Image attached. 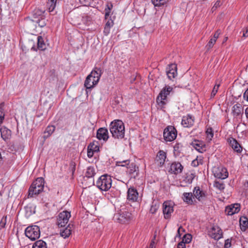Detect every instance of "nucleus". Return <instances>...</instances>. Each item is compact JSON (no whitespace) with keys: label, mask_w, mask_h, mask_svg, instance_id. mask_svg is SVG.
Returning <instances> with one entry per match:
<instances>
[{"label":"nucleus","mask_w":248,"mask_h":248,"mask_svg":"<svg viewBox=\"0 0 248 248\" xmlns=\"http://www.w3.org/2000/svg\"><path fill=\"white\" fill-rule=\"evenodd\" d=\"M182 199L184 202L188 205L195 204L196 202L194 195L191 192H184L183 194Z\"/></svg>","instance_id":"obj_21"},{"label":"nucleus","mask_w":248,"mask_h":248,"mask_svg":"<svg viewBox=\"0 0 248 248\" xmlns=\"http://www.w3.org/2000/svg\"><path fill=\"white\" fill-rule=\"evenodd\" d=\"M214 175L217 178L222 180L228 177V173L225 168H217L215 171Z\"/></svg>","instance_id":"obj_23"},{"label":"nucleus","mask_w":248,"mask_h":248,"mask_svg":"<svg viewBox=\"0 0 248 248\" xmlns=\"http://www.w3.org/2000/svg\"><path fill=\"white\" fill-rule=\"evenodd\" d=\"M91 19V18L90 16H85V17L83 16L82 17V21L83 22L86 21H90Z\"/></svg>","instance_id":"obj_61"},{"label":"nucleus","mask_w":248,"mask_h":248,"mask_svg":"<svg viewBox=\"0 0 248 248\" xmlns=\"http://www.w3.org/2000/svg\"><path fill=\"white\" fill-rule=\"evenodd\" d=\"M231 246V241L228 239L225 240L224 247L225 248H229Z\"/></svg>","instance_id":"obj_51"},{"label":"nucleus","mask_w":248,"mask_h":248,"mask_svg":"<svg viewBox=\"0 0 248 248\" xmlns=\"http://www.w3.org/2000/svg\"><path fill=\"white\" fill-rule=\"evenodd\" d=\"M183 166L180 162H173L170 166L169 171L172 174H177L182 172Z\"/></svg>","instance_id":"obj_18"},{"label":"nucleus","mask_w":248,"mask_h":248,"mask_svg":"<svg viewBox=\"0 0 248 248\" xmlns=\"http://www.w3.org/2000/svg\"><path fill=\"white\" fill-rule=\"evenodd\" d=\"M152 2L155 6H160L166 2V0H152Z\"/></svg>","instance_id":"obj_41"},{"label":"nucleus","mask_w":248,"mask_h":248,"mask_svg":"<svg viewBox=\"0 0 248 248\" xmlns=\"http://www.w3.org/2000/svg\"><path fill=\"white\" fill-rule=\"evenodd\" d=\"M102 74V70L100 68H95L94 70H93L90 75H89L85 79V84L86 86L91 87L89 84L90 82L89 80H90V78H93V83H94L95 84H97L98 82L100 77Z\"/></svg>","instance_id":"obj_7"},{"label":"nucleus","mask_w":248,"mask_h":248,"mask_svg":"<svg viewBox=\"0 0 248 248\" xmlns=\"http://www.w3.org/2000/svg\"><path fill=\"white\" fill-rule=\"evenodd\" d=\"M164 140L167 141H171L177 137V131L173 126H168L165 128L163 132Z\"/></svg>","instance_id":"obj_9"},{"label":"nucleus","mask_w":248,"mask_h":248,"mask_svg":"<svg viewBox=\"0 0 248 248\" xmlns=\"http://www.w3.org/2000/svg\"><path fill=\"white\" fill-rule=\"evenodd\" d=\"M199 165V160L197 159H194L192 161L191 165L194 167H196Z\"/></svg>","instance_id":"obj_52"},{"label":"nucleus","mask_w":248,"mask_h":248,"mask_svg":"<svg viewBox=\"0 0 248 248\" xmlns=\"http://www.w3.org/2000/svg\"><path fill=\"white\" fill-rule=\"evenodd\" d=\"M44 13L45 10H41L40 9H35L33 12V16L34 18H42Z\"/></svg>","instance_id":"obj_34"},{"label":"nucleus","mask_w":248,"mask_h":248,"mask_svg":"<svg viewBox=\"0 0 248 248\" xmlns=\"http://www.w3.org/2000/svg\"><path fill=\"white\" fill-rule=\"evenodd\" d=\"M1 137L5 141L11 136V131L6 127H2L0 129Z\"/></svg>","instance_id":"obj_27"},{"label":"nucleus","mask_w":248,"mask_h":248,"mask_svg":"<svg viewBox=\"0 0 248 248\" xmlns=\"http://www.w3.org/2000/svg\"><path fill=\"white\" fill-rule=\"evenodd\" d=\"M139 168L134 163L129 165V167H127L126 172L130 175L131 178H135L138 175Z\"/></svg>","instance_id":"obj_24"},{"label":"nucleus","mask_w":248,"mask_h":248,"mask_svg":"<svg viewBox=\"0 0 248 248\" xmlns=\"http://www.w3.org/2000/svg\"><path fill=\"white\" fill-rule=\"evenodd\" d=\"M111 23H112V22H109V21H108L106 23V25H105V27H108V28H109V29H110V27H111V26H112V25H111Z\"/></svg>","instance_id":"obj_63"},{"label":"nucleus","mask_w":248,"mask_h":248,"mask_svg":"<svg viewBox=\"0 0 248 248\" xmlns=\"http://www.w3.org/2000/svg\"><path fill=\"white\" fill-rule=\"evenodd\" d=\"M81 4L85 6H91L93 4V0H79Z\"/></svg>","instance_id":"obj_43"},{"label":"nucleus","mask_w":248,"mask_h":248,"mask_svg":"<svg viewBox=\"0 0 248 248\" xmlns=\"http://www.w3.org/2000/svg\"><path fill=\"white\" fill-rule=\"evenodd\" d=\"M221 31L220 30H217L216 32L215 33L214 36H213V39H215V41H217V39L218 38L219 34H220Z\"/></svg>","instance_id":"obj_50"},{"label":"nucleus","mask_w":248,"mask_h":248,"mask_svg":"<svg viewBox=\"0 0 248 248\" xmlns=\"http://www.w3.org/2000/svg\"><path fill=\"white\" fill-rule=\"evenodd\" d=\"M37 40V46L38 49L41 50H45L46 48V46L43 37L41 36H38Z\"/></svg>","instance_id":"obj_29"},{"label":"nucleus","mask_w":248,"mask_h":248,"mask_svg":"<svg viewBox=\"0 0 248 248\" xmlns=\"http://www.w3.org/2000/svg\"><path fill=\"white\" fill-rule=\"evenodd\" d=\"M243 111L242 105L237 103L234 105L232 107V113L234 115L237 116L239 115Z\"/></svg>","instance_id":"obj_28"},{"label":"nucleus","mask_w":248,"mask_h":248,"mask_svg":"<svg viewBox=\"0 0 248 248\" xmlns=\"http://www.w3.org/2000/svg\"><path fill=\"white\" fill-rule=\"evenodd\" d=\"M168 78L171 80L175 78L177 75V65L175 63H171L169 65L166 71Z\"/></svg>","instance_id":"obj_15"},{"label":"nucleus","mask_w":248,"mask_h":248,"mask_svg":"<svg viewBox=\"0 0 248 248\" xmlns=\"http://www.w3.org/2000/svg\"><path fill=\"white\" fill-rule=\"evenodd\" d=\"M216 42V41H215V39H213V38H211L206 46L207 49L209 50L210 48H211L215 44Z\"/></svg>","instance_id":"obj_47"},{"label":"nucleus","mask_w":248,"mask_h":248,"mask_svg":"<svg viewBox=\"0 0 248 248\" xmlns=\"http://www.w3.org/2000/svg\"><path fill=\"white\" fill-rule=\"evenodd\" d=\"M192 239V236L190 234H186L184 235L182 241L185 242V244H189L191 242Z\"/></svg>","instance_id":"obj_39"},{"label":"nucleus","mask_w":248,"mask_h":248,"mask_svg":"<svg viewBox=\"0 0 248 248\" xmlns=\"http://www.w3.org/2000/svg\"><path fill=\"white\" fill-rule=\"evenodd\" d=\"M159 204L157 202H153L150 209V213L154 214L157 211Z\"/></svg>","instance_id":"obj_38"},{"label":"nucleus","mask_w":248,"mask_h":248,"mask_svg":"<svg viewBox=\"0 0 248 248\" xmlns=\"http://www.w3.org/2000/svg\"><path fill=\"white\" fill-rule=\"evenodd\" d=\"M139 196L137 190L133 187L128 188L127 191V200L129 201L134 202L137 201Z\"/></svg>","instance_id":"obj_20"},{"label":"nucleus","mask_w":248,"mask_h":248,"mask_svg":"<svg viewBox=\"0 0 248 248\" xmlns=\"http://www.w3.org/2000/svg\"><path fill=\"white\" fill-rule=\"evenodd\" d=\"M71 217V213L67 211L60 213L57 217V225L59 227H65Z\"/></svg>","instance_id":"obj_8"},{"label":"nucleus","mask_w":248,"mask_h":248,"mask_svg":"<svg viewBox=\"0 0 248 248\" xmlns=\"http://www.w3.org/2000/svg\"><path fill=\"white\" fill-rule=\"evenodd\" d=\"M4 106V103H2L0 104V123H2L4 118V113L3 112V107Z\"/></svg>","instance_id":"obj_44"},{"label":"nucleus","mask_w":248,"mask_h":248,"mask_svg":"<svg viewBox=\"0 0 248 248\" xmlns=\"http://www.w3.org/2000/svg\"><path fill=\"white\" fill-rule=\"evenodd\" d=\"M6 217H3L0 222V229L4 228L6 224Z\"/></svg>","instance_id":"obj_49"},{"label":"nucleus","mask_w":248,"mask_h":248,"mask_svg":"<svg viewBox=\"0 0 248 248\" xmlns=\"http://www.w3.org/2000/svg\"><path fill=\"white\" fill-rule=\"evenodd\" d=\"M219 86H220V83L219 82L218 83L217 81L214 88H213V89L212 91V93L211 94V97H214L216 95V93H217V92L218 91Z\"/></svg>","instance_id":"obj_40"},{"label":"nucleus","mask_w":248,"mask_h":248,"mask_svg":"<svg viewBox=\"0 0 248 248\" xmlns=\"http://www.w3.org/2000/svg\"><path fill=\"white\" fill-rule=\"evenodd\" d=\"M25 233L31 240H35L40 237V228L36 225L29 226L26 229Z\"/></svg>","instance_id":"obj_6"},{"label":"nucleus","mask_w":248,"mask_h":248,"mask_svg":"<svg viewBox=\"0 0 248 248\" xmlns=\"http://www.w3.org/2000/svg\"><path fill=\"white\" fill-rule=\"evenodd\" d=\"M240 227L242 231H245L248 229V218L246 217H242L239 219Z\"/></svg>","instance_id":"obj_26"},{"label":"nucleus","mask_w":248,"mask_h":248,"mask_svg":"<svg viewBox=\"0 0 248 248\" xmlns=\"http://www.w3.org/2000/svg\"><path fill=\"white\" fill-rule=\"evenodd\" d=\"M177 248H186V244L183 241H181L177 245Z\"/></svg>","instance_id":"obj_53"},{"label":"nucleus","mask_w":248,"mask_h":248,"mask_svg":"<svg viewBox=\"0 0 248 248\" xmlns=\"http://www.w3.org/2000/svg\"><path fill=\"white\" fill-rule=\"evenodd\" d=\"M194 123V117L190 114L184 116L182 118L181 124L185 127H190Z\"/></svg>","instance_id":"obj_17"},{"label":"nucleus","mask_w":248,"mask_h":248,"mask_svg":"<svg viewBox=\"0 0 248 248\" xmlns=\"http://www.w3.org/2000/svg\"><path fill=\"white\" fill-rule=\"evenodd\" d=\"M32 248H47L46 244L45 241L39 240L34 243Z\"/></svg>","instance_id":"obj_32"},{"label":"nucleus","mask_w":248,"mask_h":248,"mask_svg":"<svg viewBox=\"0 0 248 248\" xmlns=\"http://www.w3.org/2000/svg\"><path fill=\"white\" fill-rule=\"evenodd\" d=\"M115 218L121 223H126L132 219V214L126 208L121 209L115 215Z\"/></svg>","instance_id":"obj_4"},{"label":"nucleus","mask_w":248,"mask_h":248,"mask_svg":"<svg viewBox=\"0 0 248 248\" xmlns=\"http://www.w3.org/2000/svg\"><path fill=\"white\" fill-rule=\"evenodd\" d=\"M92 81H93V78H90V80H89V81H90V82H89V84H90V86L91 87H89V86H86V84H85V81L84 82V86L86 88V93L88 95V91L87 90L88 89H92L93 88V87L96 85L97 84H95L94 83H93L92 82Z\"/></svg>","instance_id":"obj_45"},{"label":"nucleus","mask_w":248,"mask_h":248,"mask_svg":"<svg viewBox=\"0 0 248 248\" xmlns=\"http://www.w3.org/2000/svg\"><path fill=\"white\" fill-rule=\"evenodd\" d=\"M96 174L95 169L92 166L89 167L87 168L85 176L88 178H92L93 177L95 174Z\"/></svg>","instance_id":"obj_31"},{"label":"nucleus","mask_w":248,"mask_h":248,"mask_svg":"<svg viewBox=\"0 0 248 248\" xmlns=\"http://www.w3.org/2000/svg\"><path fill=\"white\" fill-rule=\"evenodd\" d=\"M206 133L207 134L208 138H209L210 140L213 138L214 136L213 129L211 127L208 128L207 129L206 131Z\"/></svg>","instance_id":"obj_46"},{"label":"nucleus","mask_w":248,"mask_h":248,"mask_svg":"<svg viewBox=\"0 0 248 248\" xmlns=\"http://www.w3.org/2000/svg\"><path fill=\"white\" fill-rule=\"evenodd\" d=\"M109 130L115 139H122L124 136V126L123 122L119 120H114L109 125Z\"/></svg>","instance_id":"obj_1"},{"label":"nucleus","mask_w":248,"mask_h":248,"mask_svg":"<svg viewBox=\"0 0 248 248\" xmlns=\"http://www.w3.org/2000/svg\"><path fill=\"white\" fill-rule=\"evenodd\" d=\"M243 36L245 37H248V27L246 28V31L244 32Z\"/></svg>","instance_id":"obj_62"},{"label":"nucleus","mask_w":248,"mask_h":248,"mask_svg":"<svg viewBox=\"0 0 248 248\" xmlns=\"http://www.w3.org/2000/svg\"><path fill=\"white\" fill-rule=\"evenodd\" d=\"M193 194L194 198H196L200 202L204 201L207 197L206 191L202 190L199 186L194 187Z\"/></svg>","instance_id":"obj_11"},{"label":"nucleus","mask_w":248,"mask_h":248,"mask_svg":"<svg viewBox=\"0 0 248 248\" xmlns=\"http://www.w3.org/2000/svg\"><path fill=\"white\" fill-rule=\"evenodd\" d=\"M182 146L180 144H179V143L176 144L174 146V147H173V149H174L173 151H174V154L179 155V154L181 152V148H182Z\"/></svg>","instance_id":"obj_42"},{"label":"nucleus","mask_w":248,"mask_h":248,"mask_svg":"<svg viewBox=\"0 0 248 248\" xmlns=\"http://www.w3.org/2000/svg\"><path fill=\"white\" fill-rule=\"evenodd\" d=\"M110 31V29L108 28V27H105L104 30V33L105 35H107L109 33Z\"/></svg>","instance_id":"obj_59"},{"label":"nucleus","mask_w":248,"mask_h":248,"mask_svg":"<svg viewBox=\"0 0 248 248\" xmlns=\"http://www.w3.org/2000/svg\"><path fill=\"white\" fill-rule=\"evenodd\" d=\"M194 177V174L193 173H191L189 175L187 176V177L186 178V182L188 183L189 184H191L192 183Z\"/></svg>","instance_id":"obj_48"},{"label":"nucleus","mask_w":248,"mask_h":248,"mask_svg":"<svg viewBox=\"0 0 248 248\" xmlns=\"http://www.w3.org/2000/svg\"><path fill=\"white\" fill-rule=\"evenodd\" d=\"M243 98L244 100L248 102V88L243 93Z\"/></svg>","instance_id":"obj_54"},{"label":"nucleus","mask_w":248,"mask_h":248,"mask_svg":"<svg viewBox=\"0 0 248 248\" xmlns=\"http://www.w3.org/2000/svg\"><path fill=\"white\" fill-rule=\"evenodd\" d=\"M241 205L239 203H234L226 206L225 213L228 216H232L238 213L240 210Z\"/></svg>","instance_id":"obj_13"},{"label":"nucleus","mask_w":248,"mask_h":248,"mask_svg":"<svg viewBox=\"0 0 248 248\" xmlns=\"http://www.w3.org/2000/svg\"><path fill=\"white\" fill-rule=\"evenodd\" d=\"M88 148L90 150H92L94 152H97L99 151V143L97 141H93L90 143L88 145Z\"/></svg>","instance_id":"obj_30"},{"label":"nucleus","mask_w":248,"mask_h":248,"mask_svg":"<svg viewBox=\"0 0 248 248\" xmlns=\"http://www.w3.org/2000/svg\"><path fill=\"white\" fill-rule=\"evenodd\" d=\"M149 248H155V242L154 241L151 242Z\"/></svg>","instance_id":"obj_64"},{"label":"nucleus","mask_w":248,"mask_h":248,"mask_svg":"<svg viewBox=\"0 0 248 248\" xmlns=\"http://www.w3.org/2000/svg\"><path fill=\"white\" fill-rule=\"evenodd\" d=\"M214 186L220 191L224 190L225 185L221 180H216L214 182Z\"/></svg>","instance_id":"obj_35"},{"label":"nucleus","mask_w":248,"mask_h":248,"mask_svg":"<svg viewBox=\"0 0 248 248\" xmlns=\"http://www.w3.org/2000/svg\"><path fill=\"white\" fill-rule=\"evenodd\" d=\"M113 7L111 2H108L105 9V17L107 18L110 15V11Z\"/></svg>","instance_id":"obj_37"},{"label":"nucleus","mask_w":248,"mask_h":248,"mask_svg":"<svg viewBox=\"0 0 248 248\" xmlns=\"http://www.w3.org/2000/svg\"><path fill=\"white\" fill-rule=\"evenodd\" d=\"M55 127L54 125H48L46 127L45 131V134H47L45 136V137L47 138L49 137L55 131Z\"/></svg>","instance_id":"obj_33"},{"label":"nucleus","mask_w":248,"mask_h":248,"mask_svg":"<svg viewBox=\"0 0 248 248\" xmlns=\"http://www.w3.org/2000/svg\"><path fill=\"white\" fill-rule=\"evenodd\" d=\"M172 90L170 86H165L160 91L156 98V102L160 107H163L167 104V97Z\"/></svg>","instance_id":"obj_5"},{"label":"nucleus","mask_w":248,"mask_h":248,"mask_svg":"<svg viewBox=\"0 0 248 248\" xmlns=\"http://www.w3.org/2000/svg\"><path fill=\"white\" fill-rule=\"evenodd\" d=\"M181 231H182V232H185V230L182 227H180L178 229V231H177V233H178V235L180 237L181 236V234H180V232Z\"/></svg>","instance_id":"obj_60"},{"label":"nucleus","mask_w":248,"mask_h":248,"mask_svg":"<svg viewBox=\"0 0 248 248\" xmlns=\"http://www.w3.org/2000/svg\"><path fill=\"white\" fill-rule=\"evenodd\" d=\"M112 179L108 174L101 175L96 181V186L101 190L108 191L111 186Z\"/></svg>","instance_id":"obj_3"},{"label":"nucleus","mask_w":248,"mask_h":248,"mask_svg":"<svg viewBox=\"0 0 248 248\" xmlns=\"http://www.w3.org/2000/svg\"><path fill=\"white\" fill-rule=\"evenodd\" d=\"M44 179L42 177L37 178L31 185L28 191V198H32L37 196L44 189Z\"/></svg>","instance_id":"obj_2"},{"label":"nucleus","mask_w":248,"mask_h":248,"mask_svg":"<svg viewBox=\"0 0 248 248\" xmlns=\"http://www.w3.org/2000/svg\"><path fill=\"white\" fill-rule=\"evenodd\" d=\"M191 145L200 153H202L206 151V145L201 140H194L191 143Z\"/></svg>","instance_id":"obj_19"},{"label":"nucleus","mask_w":248,"mask_h":248,"mask_svg":"<svg viewBox=\"0 0 248 248\" xmlns=\"http://www.w3.org/2000/svg\"><path fill=\"white\" fill-rule=\"evenodd\" d=\"M57 0H48L47 2V6L48 7L49 12H52L54 10L56 5Z\"/></svg>","instance_id":"obj_36"},{"label":"nucleus","mask_w":248,"mask_h":248,"mask_svg":"<svg viewBox=\"0 0 248 248\" xmlns=\"http://www.w3.org/2000/svg\"><path fill=\"white\" fill-rule=\"evenodd\" d=\"M73 225L69 224L66 228L63 230H61L60 234L64 238L68 237L71 234Z\"/></svg>","instance_id":"obj_25"},{"label":"nucleus","mask_w":248,"mask_h":248,"mask_svg":"<svg viewBox=\"0 0 248 248\" xmlns=\"http://www.w3.org/2000/svg\"><path fill=\"white\" fill-rule=\"evenodd\" d=\"M208 235L212 238L218 240L223 236L222 230L217 226H213L208 232Z\"/></svg>","instance_id":"obj_10"},{"label":"nucleus","mask_w":248,"mask_h":248,"mask_svg":"<svg viewBox=\"0 0 248 248\" xmlns=\"http://www.w3.org/2000/svg\"><path fill=\"white\" fill-rule=\"evenodd\" d=\"M221 4H222L221 3L220 0H217L214 5V7H215V8H217L218 7H220Z\"/></svg>","instance_id":"obj_56"},{"label":"nucleus","mask_w":248,"mask_h":248,"mask_svg":"<svg viewBox=\"0 0 248 248\" xmlns=\"http://www.w3.org/2000/svg\"><path fill=\"white\" fill-rule=\"evenodd\" d=\"M96 137L99 140L107 141L108 138V129L105 127L99 128L97 131Z\"/></svg>","instance_id":"obj_22"},{"label":"nucleus","mask_w":248,"mask_h":248,"mask_svg":"<svg viewBox=\"0 0 248 248\" xmlns=\"http://www.w3.org/2000/svg\"><path fill=\"white\" fill-rule=\"evenodd\" d=\"M120 163H121V162H120ZM121 163L122 164L121 165H120V166H125L126 165H128L129 164V160H124V161L121 162Z\"/></svg>","instance_id":"obj_57"},{"label":"nucleus","mask_w":248,"mask_h":248,"mask_svg":"<svg viewBox=\"0 0 248 248\" xmlns=\"http://www.w3.org/2000/svg\"><path fill=\"white\" fill-rule=\"evenodd\" d=\"M94 153V152L93 151L89 150V148H88L87 156L88 157H92L93 156Z\"/></svg>","instance_id":"obj_55"},{"label":"nucleus","mask_w":248,"mask_h":248,"mask_svg":"<svg viewBox=\"0 0 248 248\" xmlns=\"http://www.w3.org/2000/svg\"><path fill=\"white\" fill-rule=\"evenodd\" d=\"M37 22L38 23L39 26H40L41 27H43L46 25V23L44 22V21H42L40 20H38Z\"/></svg>","instance_id":"obj_58"},{"label":"nucleus","mask_w":248,"mask_h":248,"mask_svg":"<svg viewBox=\"0 0 248 248\" xmlns=\"http://www.w3.org/2000/svg\"><path fill=\"white\" fill-rule=\"evenodd\" d=\"M227 141L229 146L235 152L237 153L242 152L243 147L235 139L231 137L227 139Z\"/></svg>","instance_id":"obj_12"},{"label":"nucleus","mask_w":248,"mask_h":248,"mask_svg":"<svg viewBox=\"0 0 248 248\" xmlns=\"http://www.w3.org/2000/svg\"><path fill=\"white\" fill-rule=\"evenodd\" d=\"M166 158V153L163 150H160L157 154L155 159V163L160 167L163 166Z\"/></svg>","instance_id":"obj_16"},{"label":"nucleus","mask_w":248,"mask_h":248,"mask_svg":"<svg viewBox=\"0 0 248 248\" xmlns=\"http://www.w3.org/2000/svg\"><path fill=\"white\" fill-rule=\"evenodd\" d=\"M163 213L165 219L170 218L171 214L173 212V207L169 202H164L163 204Z\"/></svg>","instance_id":"obj_14"}]
</instances>
